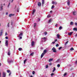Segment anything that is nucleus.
Here are the masks:
<instances>
[{
  "label": "nucleus",
  "instance_id": "obj_1",
  "mask_svg": "<svg viewBox=\"0 0 77 77\" xmlns=\"http://www.w3.org/2000/svg\"><path fill=\"white\" fill-rule=\"evenodd\" d=\"M7 62L9 64L13 62V61H12V60H9L8 59Z\"/></svg>",
  "mask_w": 77,
  "mask_h": 77
},
{
  "label": "nucleus",
  "instance_id": "obj_2",
  "mask_svg": "<svg viewBox=\"0 0 77 77\" xmlns=\"http://www.w3.org/2000/svg\"><path fill=\"white\" fill-rule=\"evenodd\" d=\"M2 77H6V72H2Z\"/></svg>",
  "mask_w": 77,
  "mask_h": 77
},
{
  "label": "nucleus",
  "instance_id": "obj_3",
  "mask_svg": "<svg viewBox=\"0 0 77 77\" xmlns=\"http://www.w3.org/2000/svg\"><path fill=\"white\" fill-rule=\"evenodd\" d=\"M52 4H54V5H57V2L55 1H52Z\"/></svg>",
  "mask_w": 77,
  "mask_h": 77
},
{
  "label": "nucleus",
  "instance_id": "obj_4",
  "mask_svg": "<svg viewBox=\"0 0 77 77\" xmlns=\"http://www.w3.org/2000/svg\"><path fill=\"white\" fill-rule=\"evenodd\" d=\"M5 46H8V41L6 40L5 42Z\"/></svg>",
  "mask_w": 77,
  "mask_h": 77
},
{
  "label": "nucleus",
  "instance_id": "obj_5",
  "mask_svg": "<svg viewBox=\"0 0 77 77\" xmlns=\"http://www.w3.org/2000/svg\"><path fill=\"white\" fill-rule=\"evenodd\" d=\"M52 50H53V52H54V53H56V49L54 47L52 49Z\"/></svg>",
  "mask_w": 77,
  "mask_h": 77
},
{
  "label": "nucleus",
  "instance_id": "obj_6",
  "mask_svg": "<svg viewBox=\"0 0 77 77\" xmlns=\"http://www.w3.org/2000/svg\"><path fill=\"white\" fill-rule=\"evenodd\" d=\"M23 33L21 32H20V34L18 36V37H20V36H23Z\"/></svg>",
  "mask_w": 77,
  "mask_h": 77
},
{
  "label": "nucleus",
  "instance_id": "obj_7",
  "mask_svg": "<svg viewBox=\"0 0 77 77\" xmlns=\"http://www.w3.org/2000/svg\"><path fill=\"white\" fill-rule=\"evenodd\" d=\"M47 53V50L45 49L44 51L43 52V53L44 54H46V53Z\"/></svg>",
  "mask_w": 77,
  "mask_h": 77
},
{
  "label": "nucleus",
  "instance_id": "obj_8",
  "mask_svg": "<svg viewBox=\"0 0 77 77\" xmlns=\"http://www.w3.org/2000/svg\"><path fill=\"white\" fill-rule=\"evenodd\" d=\"M45 3V0H42V6H44V5Z\"/></svg>",
  "mask_w": 77,
  "mask_h": 77
},
{
  "label": "nucleus",
  "instance_id": "obj_9",
  "mask_svg": "<svg viewBox=\"0 0 77 77\" xmlns=\"http://www.w3.org/2000/svg\"><path fill=\"white\" fill-rule=\"evenodd\" d=\"M46 39V38L45 37L42 38V40H43L42 41H44L45 42Z\"/></svg>",
  "mask_w": 77,
  "mask_h": 77
},
{
  "label": "nucleus",
  "instance_id": "obj_10",
  "mask_svg": "<svg viewBox=\"0 0 77 77\" xmlns=\"http://www.w3.org/2000/svg\"><path fill=\"white\" fill-rule=\"evenodd\" d=\"M76 14H77L76 13V12L75 11H73V15L74 16L76 15Z\"/></svg>",
  "mask_w": 77,
  "mask_h": 77
},
{
  "label": "nucleus",
  "instance_id": "obj_11",
  "mask_svg": "<svg viewBox=\"0 0 77 77\" xmlns=\"http://www.w3.org/2000/svg\"><path fill=\"white\" fill-rule=\"evenodd\" d=\"M38 6H41V3L40 2H38Z\"/></svg>",
  "mask_w": 77,
  "mask_h": 77
},
{
  "label": "nucleus",
  "instance_id": "obj_12",
  "mask_svg": "<svg viewBox=\"0 0 77 77\" xmlns=\"http://www.w3.org/2000/svg\"><path fill=\"white\" fill-rule=\"evenodd\" d=\"M15 14H10L9 15V17H11L12 16H14V15Z\"/></svg>",
  "mask_w": 77,
  "mask_h": 77
},
{
  "label": "nucleus",
  "instance_id": "obj_13",
  "mask_svg": "<svg viewBox=\"0 0 77 77\" xmlns=\"http://www.w3.org/2000/svg\"><path fill=\"white\" fill-rule=\"evenodd\" d=\"M72 33H73V32H70V33L69 32L68 33V35H69L70 36V35H72Z\"/></svg>",
  "mask_w": 77,
  "mask_h": 77
},
{
  "label": "nucleus",
  "instance_id": "obj_14",
  "mask_svg": "<svg viewBox=\"0 0 77 77\" xmlns=\"http://www.w3.org/2000/svg\"><path fill=\"white\" fill-rule=\"evenodd\" d=\"M3 6H1L0 7V11H2L3 10Z\"/></svg>",
  "mask_w": 77,
  "mask_h": 77
},
{
  "label": "nucleus",
  "instance_id": "obj_15",
  "mask_svg": "<svg viewBox=\"0 0 77 77\" xmlns=\"http://www.w3.org/2000/svg\"><path fill=\"white\" fill-rule=\"evenodd\" d=\"M73 24H74V23L72 22H71L70 23V25L71 26H73Z\"/></svg>",
  "mask_w": 77,
  "mask_h": 77
},
{
  "label": "nucleus",
  "instance_id": "obj_16",
  "mask_svg": "<svg viewBox=\"0 0 77 77\" xmlns=\"http://www.w3.org/2000/svg\"><path fill=\"white\" fill-rule=\"evenodd\" d=\"M70 1L69 0H68V2H67V5L68 6H69V4H70Z\"/></svg>",
  "mask_w": 77,
  "mask_h": 77
},
{
  "label": "nucleus",
  "instance_id": "obj_17",
  "mask_svg": "<svg viewBox=\"0 0 77 77\" xmlns=\"http://www.w3.org/2000/svg\"><path fill=\"white\" fill-rule=\"evenodd\" d=\"M44 54H44L43 53L42 54V55H41V58H42V57L44 56Z\"/></svg>",
  "mask_w": 77,
  "mask_h": 77
},
{
  "label": "nucleus",
  "instance_id": "obj_18",
  "mask_svg": "<svg viewBox=\"0 0 77 77\" xmlns=\"http://www.w3.org/2000/svg\"><path fill=\"white\" fill-rule=\"evenodd\" d=\"M52 21V19H50V20H49V21H48V23H51Z\"/></svg>",
  "mask_w": 77,
  "mask_h": 77
},
{
  "label": "nucleus",
  "instance_id": "obj_19",
  "mask_svg": "<svg viewBox=\"0 0 77 77\" xmlns=\"http://www.w3.org/2000/svg\"><path fill=\"white\" fill-rule=\"evenodd\" d=\"M3 35V32H0V36H2Z\"/></svg>",
  "mask_w": 77,
  "mask_h": 77
},
{
  "label": "nucleus",
  "instance_id": "obj_20",
  "mask_svg": "<svg viewBox=\"0 0 77 77\" xmlns=\"http://www.w3.org/2000/svg\"><path fill=\"white\" fill-rule=\"evenodd\" d=\"M73 30H75V31H77V28H74L73 29Z\"/></svg>",
  "mask_w": 77,
  "mask_h": 77
},
{
  "label": "nucleus",
  "instance_id": "obj_21",
  "mask_svg": "<svg viewBox=\"0 0 77 77\" xmlns=\"http://www.w3.org/2000/svg\"><path fill=\"white\" fill-rule=\"evenodd\" d=\"M11 54V52H10V51H8V56H10V54Z\"/></svg>",
  "mask_w": 77,
  "mask_h": 77
},
{
  "label": "nucleus",
  "instance_id": "obj_22",
  "mask_svg": "<svg viewBox=\"0 0 77 77\" xmlns=\"http://www.w3.org/2000/svg\"><path fill=\"white\" fill-rule=\"evenodd\" d=\"M31 45L32 46H33L34 45V42L32 41L31 43Z\"/></svg>",
  "mask_w": 77,
  "mask_h": 77
},
{
  "label": "nucleus",
  "instance_id": "obj_23",
  "mask_svg": "<svg viewBox=\"0 0 77 77\" xmlns=\"http://www.w3.org/2000/svg\"><path fill=\"white\" fill-rule=\"evenodd\" d=\"M57 38H59V37H60V35H59L58 34H57Z\"/></svg>",
  "mask_w": 77,
  "mask_h": 77
},
{
  "label": "nucleus",
  "instance_id": "obj_24",
  "mask_svg": "<svg viewBox=\"0 0 77 77\" xmlns=\"http://www.w3.org/2000/svg\"><path fill=\"white\" fill-rule=\"evenodd\" d=\"M35 12V9H34L32 11V15H33L34 14V13Z\"/></svg>",
  "mask_w": 77,
  "mask_h": 77
},
{
  "label": "nucleus",
  "instance_id": "obj_25",
  "mask_svg": "<svg viewBox=\"0 0 77 77\" xmlns=\"http://www.w3.org/2000/svg\"><path fill=\"white\" fill-rule=\"evenodd\" d=\"M53 60V59L51 58L49 60V62H51V61Z\"/></svg>",
  "mask_w": 77,
  "mask_h": 77
},
{
  "label": "nucleus",
  "instance_id": "obj_26",
  "mask_svg": "<svg viewBox=\"0 0 77 77\" xmlns=\"http://www.w3.org/2000/svg\"><path fill=\"white\" fill-rule=\"evenodd\" d=\"M55 70H56V68H55V67H54V69L53 70V72H54V71H55Z\"/></svg>",
  "mask_w": 77,
  "mask_h": 77
},
{
  "label": "nucleus",
  "instance_id": "obj_27",
  "mask_svg": "<svg viewBox=\"0 0 77 77\" xmlns=\"http://www.w3.org/2000/svg\"><path fill=\"white\" fill-rule=\"evenodd\" d=\"M51 17V16H50V15L49 14L48 15L47 17V18H50V17Z\"/></svg>",
  "mask_w": 77,
  "mask_h": 77
},
{
  "label": "nucleus",
  "instance_id": "obj_28",
  "mask_svg": "<svg viewBox=\"0 0 77 77\" xmlns=\"http://www.w3.org/2000/svg\"><path fill=\"white\" fill-rule=\"evenodd\" d=\"M36 23H34V27H36Z\"/></svg>",
  "mask_w": 77,
  "mask_h": 77
},
{
  "label": "nucleus",
  "instance_id": "obj_29",
  "mask_svg": "<svg viewBox=\"0 0 77 77\" xmlns=\"http://www.w3.org/2000/svg\"><path fill=\"white\" fill-rule=\"evenodd\" d=\"M26 61H27V59L25 60L24 61V63H26Z\"/></svg>",
  "mask_w": 77,
  "mask_h": 77
},
{
  "label": "nucleus",
  "instance_id": "obj_30",
  "mask_svg": "<svg viewBox=\"0 0 77 77\" xmlns=\"http://www.w3.org/2000/svg\"><path fill=\"white\" fill-rule=\"evenodd\" d=\"M33 54H34V53L32 52V53L30 54V56H33Z\"/></svg>",
  "mask_w": 77,
  "mask_h": 77
},
{
  "label": "nucleus",
  "instance_id": "obj_31",
  "mask_svg": "<svg viewBox=\"0 0 77 77\" xmlns=\"http://www.w3.org/2000/svg\"><path fill=\"white\" fill-rule=\"evenodd\" d=\"M18 50H19V51H21V50H22V48H19L18 49Z\"/></svg>",
  "mask_w": 77,
  "mask_h": 77
},
{
  "label": "nucleus",
  "instance_id": "obj_32",
  "mask_svg": "<svg viewBox=\"0 0 77 77\" xmlns=\"http://www.w3.org/2000/svg\"><path fill=\"white\" fill-rule=\"evenodd\" d=\"M54 8V5H52V6L51 8L52 9H53V8Z\"/></svg>",
  "mask_w": 77,
  "mask_h": 77
},
{
  "label": "nucleus",
  "instance_id": "obj_33",
  "mask_svg": "<svg viewBox=\"0 0 77 77\" xmlns=\"http://www.w3.org/2000/svg\"><path fill=\"white\" fill-rule=\"evenodd\" d=\"M70 50H71V51H72V50H74V48H71L70 49Z\"/></svg>",
  "mask_w": 77,
  "mask_h": 77
},
{
  "label": "nucleus",
  "instance_id": "obj_34",
  "mask_svg": "<svg viewBox=\"0 0 77 77\" xmlns=\"http://www.w3.org/2000/svg\"><path fill=\"white\" fill-rule=\"evenodd\" d=\"M19 8H17V12H19Z\"/></svg>",
  "mask_w": 77,
  "mask_h": 77
},
{
  "label": "nucleus",
  "instance_id": "obj_35",
  "mask_svg": "<svg viewBox=\"0 0 77 77\" xmlns=\"http://www.w3.org/2000/svg\"><path fill=\"white\" fill-rule=\"evenodd\" d=\"M68 42H66V43H65V46H66V44H68Z\"/></svg>",
  "mask_w": 77,
  "mask_h": 77
},
{
  "label": "nucleus",
  "instance_id": "obj_36",
  "mask_svg": "<svg viewBox=\"0 0 77 77\" xmlns=\"http://www.w3.org/2000/svg\"><path fill=\"white\" fill-rule=\"evenodd\" d=\"M54 75V73H52L51 74V75L52 77Z\"/></svg>",
  "mask_w": 77,
  "mask_h": 77
},
{
  "label": "nucleus",
  "instance_id": "obj_37",
  "mask_svg": "<svg viewBox=\"0 0 77 77\" xmlns=\"http://www.w3.org/2000/svg\"><path fill=\"white\" fill-rule=\"evenodd\" d=\"M62 26H60L59 27V29L60 30H61V29H62Z\"/></svg>",
  "mask_w": 77,
  "mask_h": 77
},
{
  "label": "nucleus",
  "instance_id": "obj_38",
  "mask_svg": "<svg viewBox=\"0 0 77 77\" xmlns=\"http://www.w3.org/2000/svg\"><path fill=\"white\" fill-rule=\"evenodd\" d=\"M60 64H58L57 65V67H60Z\"/></svg>",
  "mask_w": 77,
  "mask_h": 77
},
{
  "label": "nucleus",
  "instance_id": "obj_39",
  "mask_svg": "<svg viewBox=\"0 0 77 77\" xmlns=\"http://www.w3.org/2000/svg\"><path fill=\"white\" fill-rule=\"evenodd\" d=\"M56 47H59V44H57L56 45Z\"/></svg>",
  "mask_w": 77,
  "mask_h": 77
},
{
  "label": "nucleus",
  "instance_id": "obj_40",
  "mask_svg": "<svg viewBox=\"0 0 77 77\" xmlns=\"http://www.w3.org/2000/svg\"><path fill=\"white\" fill-rule=\"evenodd\" d=\"M7 26L8 27H9V23H8Z\"/></svg>",
  "mask_w": 77,
  "mask_h": 77
},
{
  "label": "nucleus",
  "instance_id": "obj_41",
  "mask_svg": "<svg viewBox=\"0 0 77 77\" xmlns=\"http://www.w3.org/2000/svg\"><path fill=\"white\" fill-rule=\"evenodd\" d=\"M7 71L8 73H9L10 72V70H7Z\"/></svg>",
  "mask_w": 77,
  "mask_h": 77
},
{
  "label": "nucleus",
  "instance_id": "obj_42",
  "mask_svg": "<svg viewBox=\"0 0 77 77\" xmlns=\"http://www.w3.org/2000/svg\"><path fill=\"white\" fill-rule=\"evenodd\" d=\"M62 47H60L59 48V50H60L61 48H62Z\"/></svg>",
  "mask_w": 77,
  "mask_h": 77
},
{
  "label": "nucleus",
  "instance_id": "obj_43",
  "mask_svg": "<svg viewBox=\"0 0 77 77\" xmlns=\"http://www.w3.org/2000/svg\"><path fill=\"white\" fill-rule=\"evenodd\" d=\"M57 41V39H56L55 40V42H56Z\"/></svg>",
  "mask_w": 77,
  "mask_h": 77
},
{
  "label": "nucleus",
  "instance_id": "obj_44",
  "mask_svg": "<svg viewBox=\"0 0 77 77\" xmlns=\"http://www.w3.org/2000/svg\"><path fill=\"white\" fill-rule=\"evenodd\" d=\"M32 74H35V72L33 71L32 72Z\"/></svg>",
  "mask_w": 77,
  "mask_h": 77
},
{
  "label": "nucleus",
  "instance_id": "obj_45",
  "mask_svg": "<svg viewBox=\"0 0 77 77\" xmlns=\"http://www.w3.org/2000/svg\"><path fill=\"white\" fill-rule=\"evenodd\" d=\"M66 75V73H64V76H65V75Z\"/></svg>",
  "mask_w": 77,
  "mask_h": 77
},
{
  "label": "nucleus",
  "instance_id": "obj_46",
  "mask_svg": "<svg viewBox=\"0 0 77 77\" xmlns=\"http://www.w3.org/2000/svg\"><path fill=\"white\" fill-rule=\"evenodd\" d=\"M75 26H77V23H75Z\"/></svg>",
  "mask_w": 77,
  "mask_h": 77
},
{
  "label": "nucleus",
  "instance_id": "obj_47",
  "mask_svg": "<svg viewBox=\"0 0 77 77\" xmlns=\"http://www.w3.org/2000/svg\"><path fill=\"white\" fill-rule=\"evenodd\" d=\"M60 59H58V60H57V62H59V61H60Z\"/></svg>",
  "mask_w": 77,
  "mask_h": 77
},
{
  "label": "nucleus",
  "instance_id": "obj_48",
  "mask_svg": "<svg viewBox=\"0 0 77 77\" xmlns=\"http://www.w3.org/2000/svg\"><path fill=\"white\" fill-rule=\"evenodd\" d=\"M46 68H48V65H47L46 66Z\"/></svg>",
  "mask_w": 77,
  "mask_h": 77
},
{
  "label": "nucleus",
  "instance_id": "obj_49",
  "mask_svg": "<svg viewBox=\"0 0 77 77\" xmlns=\"http://www.w3.org/2000/svg\"><path fill=\"white\" fill-rule=\"evenodd\" d=\"M16 8H17V6H16L14 7V9H15V10H16Z\"/></svg>",
  "mask_w": 77,
  "mask_h": 77
},
{
  "label": "nucleus",
  "instance_id": "obj_50",
  "mask_svg": "<svg viewBox=\"0 0 77 77\" xmlns=\"http://www.w3.org/2000/svg\"><path fill=\"white\" fill-rule=\"evenodd\" d=\"M47 32H45V35H47Z\"/></svg>",
  "mask_w": 77,
  "mask_h": 77
},
{
  "label": "nucleus",
  "instance_id": "obj_51",
  "mask_svg": "<svg viewBox=\"0 0 77 77\" xmlns=\"http://www.w3.org/2000/svg\"><path fill=\"white\" fill-rule=\"evenodd\" d=\"M5 39H8V37H6Z\"/></svg>",
  "mask_w": 77,
  "mask_h": 77
},
{
  "label": "nucleus",
  "instance_id": "obj_52",
  "mask_svg": "<svg viewBox=\"0 0 77 77\" xmlns=\"http://www.w3.org/2000/svg\"><path fill=\"white\" fill-rule=\"evenodd\" d=\"M20 38V39H22V37L21 36L19 37Z\"/></svg>",
  "mask_w": 77,
  "mask_h": 77
},
{
  "label": "nucleus",
  "instance_id": "obj_53",
  "mask_svg": "<svg viewBox=\"0 0 77 77\" xmlns=\"http://www.w3.org/2000/svg\"><path fill=\"white\" fill-rule=\"evenodd\" d=\"M11 72H10V74H9V75H11Z\"/></svg>",
  "mask_w": 77,
  "mask_h": 77
},
{
  "label": "nucleus",
  "instance_id": "obj_54",
  "mask_svg": "<svg viewBox=\"0 0 77 77\" xmlns=\"http://www.w3.org/2000/svg\"><path fill=\"white\" fill-rule=\"evenodd\" d=\"M55 43V42H52V44H54Z\"/></svg>",
  "mask_w": 77,
  "mask_h": 77
},
{
  "label": "nucleus",
  "instance_id": "obj_55",
  "mask_svg": "<svg viewBox=\"0 0 77 77\" xmlns=\"http://www.w3.org/2000/svg\"><path fill=\"white\" fill-rule=\"evenodd\" d=\"M5 35H8V34H7V32H5Z\"/></svg>",
  "mask_w": 77,
  "mask_h": 77
},
{
  "label": "nucleus",
  "instance_id": "obj_56",
  "mask_svg": "<svg viewBox=\"0 0 77 77\" xmlns=\"http://www.w3.org/2000/svg\"><path fill=\"white\" fill-rule=\"evenodd\" d=\"M75 37H77V34H76L75 35Z\"/></svg>",
  "mask_w": 77,
  "mask_h": 77
},
{
  "label": "nucleus",
  "instance_id": "obj_57",
  "mask_svg": "<svg viewBox=\"0 0 77 77\" xmlns=\"http://www.w3.org/2000/svg\"><path fill=\"white\" fill-rule=\"evenodd\" d=\"M1 72H0V77H1Z\"/></svg>",
  "mask_w": 77,
  "mask_h": 77
},
{
  "label": "nucleus",
  "instance_id": "obj_58",
  "mask_svg": "<svg viewBox=\"0 0 77 77\" xmlns=\"http://www.w3.org/2000/svg\"><path fill=\"white\" fill-rule=\"evenodd\" d=\"M10 5V3H9V5H8V8H9V5Z\"/></svg>",
  "mask_w": 77,
  "mask_h": 77
},
{
  "label": "nucleus",
  "instance_id": "obj_59",
  "mask_svg": "<svg viewBox=\"0 0 77 77\" xmlns=\"http://www.w3.org/2000/svg\"><path fill=\"white\" fill-rule=\"evenodd\" d=\"M55 26L56 27H57V24H56Z\"/></svg>",
  "mask_w": 77,
  "mask_h": 77
},
{
  "label": "nucleus",
  "instance_id": "obj_60",
  "mask_svg": "<svg viewBox=\"0 0 77 77\" xmlns=\"http://www.w3.org/2000/svg\"><path fill=\"white\" fill-rule=\"evenodd\" d=\"M49 65H51V63H49Z\"/></svg>",
  "mask_w": 77,
  "mask_h": 77
},
{
  "label": "nucleus",
  "instance_id": "obj_61",
  "mask_svg": "<svg viewBox=\"0 0 77 77\" xmlns=\"http://www.w3.org/2000/svg\"><path fill=\"white\" fill-rule=\"evenodd\" d=\"M8 13L7 12L6 14V15H8Z\"/></svg>",
  "mask_w": 77,
  "mask_h": 77
},
{
  "label": "nucleus",
  "instance_id": "obj_62",
  "mask_svg": "<svg viewBox=\"0 0 77 77\" xmlns=\"http://www.w3.org/2000/svg\"><path fill=\"white\" fill-rule=\"evenodd\" d=\"M52 11H50V13H51V12H52Z\"/></svg>",
  "mask_w": 77,
  "mask_h": 77
},
{
  "label": "nucleus",
  "instance_id": "obj_63",
  "mask_svg": "<svg viewBox=\"0 0 77 77\" xmlns=\"http://www.w3.org/2000/svg\"><path fill=\"white\" fill-rule=\"evenodd\" d=\"M40 21V19H38V21Z\"/></svg>",
  "mask_w": 77,
  "mask_h": 77
},
{
  "label": "nucleus",
  "instance_id": "obj_64",
  "mask_svg": "<svg viewBox=\"0 0 77 77\" xmlns=\"http://www.w3.org/2000/svg\"><path fill=\"white\" fill-rule=\"evenodd\" d=\"M30 77H33V76H31Z\"/></svg>",
  "mask_w": 77,
  "mask_h": 77
}]
</instances>
